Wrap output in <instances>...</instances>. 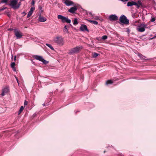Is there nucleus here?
I'll return each mask as SVG.
<instances>
[{"label":"nucleus","instance_id":"nucleus-30","mask_svg":"<svg viewBox=\"0 0 156 156\" xmlns=\"http://www.w3.org/2000/svg\"><path fill=\"white\" fill-rule=\"evenodd\" d=\"M27 102L26 101H25L24 102V106L27 105Z\"/></svg>","mask_w":156,"mask_h":156},{"label":"nucleus","instance_id":"nucleus-21","mask_svg":"<svg viewBox=\"0 0 156 156\" xmlns=\"http://www.w3.org/2000/svg\"><path fill=\"white\" fill-rule=\"evenodd\" d=\"M23 109H24V108H23V106H21V107L20 108L19 111V113H18L19 115L21 113V112L23 110Z\"/></svg>","mask_w":156,"mask_h":156},{"label":"nucleus","instance_id":"nucleus-10","mask_svg":"<svg viewBox=\"0 0 156 156\" xmlns=\"http://www.w3.org/2000/svg\"><path fill=\"white\" fill-rule=\"evenodd\" d=\"M62 2L67 6H70L73 4V2L70 0H62Z\"/></svg>","mask_w":156,"mask_h":156},{"label":"nucleus","instance_id":"nucleus-5","mask_svg":"<svg viewBox=\"0 0 156 156\" xmlns=\"http://www.w3.org/2000/svg\"><path fill=\"white\" fill-rule=\"evenodd\" d=\"M120 21L122 23L125 24H128L129 23V20L124 15L122 16L119 19Z\"/></svg>","mask_w":156,"mask_h":156},{"label":"nucleus","instance_id":"nucleus-19","mask_svg":"<svg viewBox=\"0 0 156 156\" xmlns=\"http://www.w3.org/2000/svg\"><path fill=\"white\" fill-rule=\"evenodd\" d=\"M63 31L65 33H68V29L67 28V27L66 26H65L64 29H63Z\"/></svg>","mask_w":156,"mask_h":156},{"label":"nucleus","instance_id":"nucleus-35","mask_svg":"<svg viewBox=\"0 0 156 156\" xmlns=\"http://www.w3.org/2000/svg\"><path fill=\"white\" fill-rule=\"evenodd\" d=\"M8 30H13V29H8Z\"/></svg>","mask_w":156,"mask_h":156},{"label":"nucleus","instance_id":"nucleus-26","mask_svg":"<svg viewBox=\"0 0 156 156\" xmlns=\"http://www.w3.org/2000/svg\"><path fill=\"white\" fill-rule=\"evenodd\" d=\"M107 37L106 35L103 36L102 37V39L104 40L107 39Z\"/></svg>","mask_w":156,"mask_h":156},{"label":"nucleus","instance_id":"nucleus-1","mask_svg":"<svg viewBox=\"0 0 156 156\" xmlns=\"http://www.w3.org/2000/svg\"><path fill=\"white\" fill-rule=\"evenodd\" d=\"M54 42L60 46H63L65 44L64 38L61 36H57L53 39Z\"/></svg>","mask_w":156,"mask_h":156},{"label":"nucleus","instance_id":"nucleus-9","mask_svg":"<svg viewBox=\"0 0 156 156\" xmlns=\"http://www.w3.org/2000/svg\"><path fill=\"white\" fill-rule=\"evenodd\" d=\"M146 25L144 24H141L140 25L138 26L137 28V30L140 32H143L145 31V28L146 27Z\"/></svg>","mask_w":156,"mask_h":156},{"label":"nucleus","instance_id":"nucleus-24","mask_svg":"<svg viewBox=\"0 0 156 156\" xmlns=\"http://www.w3.org/2000/svg\"><path fill=\"white\" fill-rule=\"evenodd\" d=\"M138 56L142 60H144V56L141 54H139Z\"/></svg>","mask_w":156,"mask_h":156},{"label":"nucleus","instance_id":"nucleus-25","mask_svg":"<svg viewBox=\"0 0 156 156\" xmlns=\"http://www.w3.org/2000/svg\"><path fill=\"white\" fill-rule=\"evenodd\" d=\"M15 65V63L14 62H12L11 64V67L12 68H14Z\"/></svg>","mask_w":156,"mask_h":156},{"label":"nucleus","instance_id":"nucleus-13","mask_svg":"<svg viewBox=\"0 0 156 156\" xmlns=\"http://www.w3.org/2000/svg\"><path fill=\"white\" fill-rule=\"evenodd\" d=\"M80 30L82 31H86L88 32L89 31L87 29V26L85 25H81L80 28Z\"/></svg>","mask_w":156,"mask_h":156},{"label":"nucleus","instance_id":"nucleus-23","mask_svg":"<svg viewBox=\"0 0 156 156\" xmlns=\"http://www.w3.org/2000/svg\"><path fill=\"white\" fill-rule=\"evenodd\" d=\"M73 24L74 25H76L78 24V22H77V19H75L73 21Z\"/></svg>","mask_w":156,"mask_h":156},{"label":"nucleus","instance_id":"nucleus-16","mask_svg":"<svg viewBox=\"0 0 156 156\" xmlns=\"http://www.w3.org/2000/svg\"><path fill=\"white\" fill-rule=\"evenodd\" d=\"M39 21L41 22H44L47 19L46 18L40 16L38 18Z\"/></svg>","mask_w":156,"mask_h":156},{"label":"nucleus","instance_id":"nucleus-7","mask_svg":"<svg viewBox=\"0 0 156 156\" xmlns=\"http://www.w3.org/2000/svg\"><path fill=\"white\" fill-rule=\"evenodd\" d=\"M14 33L17 39L21 38L23 36V34L21 32L16 29L14 30Z\"/></svg>","mask_w":156,"mask_h":156},{"label":"nucleus","instance_id":"nucleus-8","mask_svg":"<svg viewBox=\"0 0 156 156\" xmlns=\"http://www.w3.org/2000/svg\"><path fill=\"white\" fill-rule=\"evenodd\" d=\"M9 91V87H4L2 90V93L1 94L2 96H4L7 94Z\"/></svg>","mask_w":156,"mask_h":156},{"label":"nucleus","instance_id":"nucleus-28","mask_svg":"<svg viewBox=\"0 0 156 156\" xmlns=\"http://www.w3.org/2000/svg\"><path fill=\"white\" fill-rule=\"evenodd\" d=\"M93 18L95 20H98L99 19V17L97 16H94L93 17Z\"/></svg>","mask_w":156,"mask_h":156},{"label":"nucleus","instance_id":"nucleus-17","mask_svg":"<svg viewBox=\"0 0 156 156\" xmlns=\"http://www.w3.org/2000/svg\"><path fill=\"white\" fill-rule=\"evenodd\" d=\"M99 55V54H98L96 52H94L92 53V57L93 58H96Z\"/></svg>","mask_w":156,"mask_h":156},{"label":"nucleus","instance_id":"nucleus-14","mask_svg":"<svg viewBox=\"0 0 156 156\" xmlns=\"http://www.w3.org/2000/svg\"><path fill=\"white\" fill-rule=\"evenodd\" d=\"M77 9L76 7H72L68 10V12L71 13H74L77 10Z\"/></svg>","mask_w":156,"mask_h":156},{"label":"nucleus","instance_id":"nucleus-18","mask_svg":"<svg viewBox=\"0 0 156 156\" xmlns=\"http://www.w3.org/2000/svg\"><path fill=\"white\" fill-rule=\"evenodd\" d=\"M88 20V21H89L90 23L94 24L95 25H97L98 23V22H97L96 21H94V20Z\"/></svg>","mask_w":156,"mask_h":156},{"label":"nucleus","instance_id":"nucleus-33","mask_svg":"<svg viewBox=\"0 0 156 156\" xmlns=\"http://www.w3.org/2000/svg\"><path fill=\"white\" fill-rule=\"evenodd\" d=\"M16 56H15L14 57V60L15 61H16Z\"/></svg>","mask_w":156,"mask_h":156},{"label":"nucleus","instance_id":"nucleus-34","mask_svg":"<svg viewBox=\"0 0 156 156\" xmlns=\"http://www.w3.org/2000/svg\"><path fill=\"white\" fill-rule=\"evenodd\" d=\"M121 1H123V2H126L128 1V0H121Z\"/></svg>","mask_w":156,"mask_h":156},{"label":"nucleus","instance_id":"nucleus-37","mask_svg":"<svg viewBox=\"0 0 156 156\" xmlns=\"http://www.w3.org/2000/svg\"><path fill=\"white\" fill-rule=\"evenodd\" d=\"M5 9V8H2V9H1V10H3L4 9Z\"/></svg>","mask_w":156,"mask_h":156},{"label":"nucleus","instance_id":"nucleus-22","mask_svg":"<svg viewBox=\"0 0 156 156\" xmlns=\"http://www.w3.org/2000/svg\"><path fill=\"white\" fill-rule=\"evenodd\" d=\"M113 83L112 81L111 80H107L106 83V84H111Z\"/></svg>","mask_w":156,"mask_h":156},{"label":"nucleus","instance_id":"nucleus-6","mask_svg":"<svg viewBox=\"0 0 156 156\" xmlns=\"http://www.w3.org/2000/svg\"><path fill=\"white\" fill-rule=\"evenodd\" d=\"M34 57L36 59L42 62L44 64H46L48 63V61L44 59L41 56L35 55Z\"/></svg>","mask_w":156,"mask_h":156},{"label":"nucleus","instance_id":"nucleus-36","mask_svg":"<svg viewBox=\"0 0 156 156\" xmlns=\"http://www.w3.org/2000/svg\"><path fill=\"white\" fill-rule=\"evenodd\" d=\"M16 80L17 81V82L18 83H19V82H18V80L16 78Z\"/></svg>","mask_w":156,"mask_h":156},{"label":"nucleus","instance_id":"nucleus-31","mask_svg":"<svg viewBox=\"0 0 156 156\" xmlns=\"http://www.w3.org/2000/svg\"><path fill=\"white\" fill-rule=\"evenodd\" d=\"M35 1L34 0H32L31 2V5H34L35 4Z\"/></svg>","mask_w":156,"mask_h":156},{"label":"nucleus","instance_id":"nucleus-2","mask_svg":"<svg viewBox=\"0 0 156 156\" xmlns=\"http://www.w3.org/2000/svg\"><path fill=\"white\" fill-rule=\"evenodd\" d=\"M18 0H11L9 5L14 9L18 8L20 5L18 3Z\"/></svg>","mask_w":156,"mask_h":156},{"label":"nucleus","instance_id":"nucleus-29","mask_svg":"<svg viewBox=\"0 0 156 156\" xmlns=\"http://www.w3.org/2000/svg\"><path fill=\"white\" fill-rule=\"evenodd\" d=\"M8 1V0H2L1 1L2 3H6Z\"/></svg>","mask_w":156,"mask_h":156},{"label":"nucleus","instance_id":"nucleus-20","mask_svg":"<svg viewBox=\"0 0 156 156\" xmlns=\"http://www.w3.org/2000/svg\"><path fill=\"white\" fill-rule=\"evenodd\" d=\"M45 44L47 46L49 47L52 50H54V48L51 44Z\"/></svg>","mask_w":156,"mask_h":156},{"label":"nucleus","instance_id":"nucleus-27","mask_svg":"<svg viewBox=\"0 0 156 156\" xmlns=\"http://www.w3.org/2000/svg\"><path fill=\"white\" fill-rule=\"evenodd\" d=\"M155 20V19L154 17H153L151 18V21L152 22H154Z\"/></svg>","mask_w":156,"mask_h":156},{"label":"nucleus","instance_id":"nucleus-32","mask_svg":"<svg viewBox=\"0 0 156 156\" xmlns=\"http://www.w3.org/2000/svg\"><path fill=\"white\" fill-rule=\"evenodd\" d=\"M156 38V36H154V37H152L151 38H150L149 40H152V39H154L155 38Z\"/></svg>","mask_w":156,"mask_h":156},{"label":"nucleus","instance_id":"nucleus-12","mask_svg":"<svg viewBox=\"0 0 156 156\" xmlns=\"http://www.w3.org/2000/svg\"><path fill=\"white\" fill-rule=\"evenodd\" d=\"M35 10V7H31L30 9V10L28 13V14L27 15V17L29 18L30 17L34 11Z\"/></svg>","mask_w":156,"mask_h":156},{"label":"nucleus","instance_id":"nucleus-38","mask_svg":"<svg viewBox=\"0 0 156 156\" xmlns=\"http://www.w3.org/2000/svg\"><path fill=\"white\" fill-rule=\"evenodd\" d=\"M136 5L138 7H139V6L138 4H137V5Z\"/></svg>","mask_w":156,"mask_h":156},{"label":"nucleus","instance_id":"nucleus-4","mask_svg":"<svg viewBox=\"0 0 156 156\" xmlns=\"http://www.w3.org/2000/svg\"><path fill=\"white\" fill-rule=\"evenodd\" d=\"M57 17L58 19L61 20L62 22L63 23L66 22L67 23H70L71 22V20H70L69 19L61 15H58Z\"/></svg>","mask_w":156,"mask_h":156},{"label":"nucleus","instance_id":"nucleus-11","mask_svg":"<svg viewBox=\"0 0 156 156\" xmlns=\"http://www.w3.org/2000/svg\"><path fill=\"white\" fill-rule=\"evenodd\" d=\"M109 19L111 21H115L118 19V17L115 15H112L109 17Z\"/></svg>","mask_w":156,"mask_h":156},{"label":"nucleus","instance_id":"nucleus-3","mask_svg":"<svg viewBox=\"0 0 156 156\" xmlns=\"http://www.w3.org/2000/svg\"><path fill=\"white\" fill-rule=\"evenodd\" d=\"M82 46H77L69 50L68 53L70 54H73L78 53L82 49Z\"/></svg>","mask_w":156,"mask_h":156},{"label":"nucleus","instance_id":"nucleus-15","mask_svg":"<svg viewBox=\"0 0 156 156\" xmlns=\"http://www.w3.org/2000/svg\"><path fill=\"white\" fill-rule=\"evenodd\" d=\"M134 5H137V4L136 2L133 1L129 2L127 4V6H131Z\"/></svg>","mask_w":156,"mask_h":156}]
</instances>
